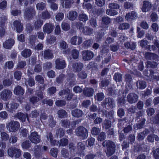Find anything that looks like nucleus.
Here are the masks:
<instances>
[{"instance_id":"1","label":"nucleus","mask_w":159,"mask_h":159,"mask_svg":"<svg viewBox=\"0 0 159 159\" xmlns=\"http://www.w3.org/2000/svg\"><path fill=\"white\" fill-rule=\"evenodd\" d=\"M104 147H106L107 149L105 150L106 155L110 156L113 155L115 151L116 145L115 143L110 140H106L102 144Z\"/></svg>"},{"instance_id":"2","label":"nucleus","mask_w":159,"mask_h":159,"mask_svg":"<svg viewBox=\"0 0 159 159\" xmlns=\"http://www.w3.org/2000/svg\"><path fill=\"white\" fill-rule=\"evenodd\" d=\"M120 7L119 4L114 2L110 3L108 4V8L106 10L107 14L110 16H114L117 15L118 12L115 9H119Z\"/></svg>"},{"instance_id":"3","label":"nucleus","mask_w":159,"mask_h":159,"mask_svg":"<svg viewBox=\"0 0 159 159\" xmlns=\"http://www.w3.org/2000/svg\"><path fill=\"white\" fill-rule=\"evenodd\" d=\"M75 134L83 139H86L88 136L87 129L83 126H80L76 129Z\"/></svg>"},{"instance_id":"4","label":"nucleus","mask_w":159,"mask_h":159,"mask_svg":"<svg viewBox=\"0 0 159 159\" xmlns=\"http://www.w3.org/2000/svg\"><path fill=\"white\" fill-rule=\"evenodd\" d=\"M19 122L16 121L11 120L6 125V128L10 132H13L17 131L20 127Z\"/></svg>"},{"instance_id":"5","label":"nucleus","mask_w":159,"mask_h":159,"mask_svg":"<svg viewBox=\"0 0 159 159\" xmlns=\"http://www.w3.org/2000/svg\"><path fill=\"white\" fill-rule=\"evenodd\" d=\"M36 11L33 7H30L26 8L24 12V18L28 20L32 19L36 14Z\"/></svg>"},{"instance_id":"6","label":"nucleus","mask_w":159,"mask_h":159,"mask_svg":"<svg viewBox=\"0 0 159 159\" xmlns=\"http://www.w3.org/2000/svg\"><path fill=\"white\" fill-rule=\"evenodd\" d=\"M7 152L9 156L12 157H15L16 158H17L21 155L20 150L14 147H11L9 148Z\"/></svg>"},{"instance_id":"7","label":"nucleus","mask_w":159,"mask_h":159,"mask_svg":"<svg viewBox=\"0 0 159 159\" xmlns=\"http://www.w3.org/2000/svg\"><path fill=\"white\" fill-rule=\"evenodd\" d=\"M12 94V92L10 90L4 89L0 93L1 98L4 101H7L11 98Z\"/></svg>"},{"instance_id":"8","label":"nucleus","mask_w":159,"mask_h":159,"mask_svg":"<svg viewBox=\"0 0 159 159\" xmlns=\"http://www.w3.org/2000/svg\"><path fill=\"white\" fill-rule=\"evenodd\" d=\"M29 139L33 143L37 144L40 142V136L36 132L31 133L28 136Z\"/></svg>"},{"instance_id":"9","label":"nucleus","mask_w":159,"mask_h":159,"mask_svg":"<svg viewBox=\"0 0 159 159\" xmlns=\"http://www.w3.org/2000/svg\"><path fill=\"white\" fill-rule=\"evenodd\" d=\"M140 116H139L136 117V119L138 120V123L134 125V128L135 129H139L143 128L145 124L146 119L143 117L140 118Z\"/></svg>"},{"instance_id":"10","label":"nucleus","mask_w":159,"mask_h":159,"mask_svg":"<svg viewBox=\"0 0 159 159\" xmlns=\"http://www.w3.org/2000/svg\"><path fill=\"white\" fill-rule=\"evenodd\" d=\"M82 58L84 61L91 59L94 56L93 52L89 50H84L82 52Z\"/></svg>"},{"instance_id":"11","label":"nucleus","mask_w":159,"mask_h":159,"mask_svg":"<svg viewBox=\"0 0 159 159\" xmlns=\"http://www.w3.org/2000/svg\"><path fill=\"white\" fill-rule=\"evenodd\" d=\"M138 96L134 93L128 94L127 97V100L130 104L134 103L138 100Z\"/></svg>"},{"instance_id":"12","label":"nucleus","mask_w":159,"mask_h":159,"mask_svg":"<svg viewBox=\"0 0 159 159\" xmlns=\"http://www.w3.org/2000/svg\"><path fill=\"white\" fill-rule=\"evenodd\" d=\"M56 68L58 69H62L66 67V63L65 61L60 58H58L55 61Z\"/></svg>"},{"instance_id":"13","label":"nucleus","mask_w":159,"mask_h":159,"mask_svg":"<svg viewBox=\"0 0 159 159\" xmlns=\"http://www.w3.org/2000/svg\"><path fill=\"white\" fill-rule=\"evenodd\" d=\"M152 7V4L148 1H144L143 3V6L141 8L143 12H146L150 10Z\"/></svg>"},{"instance_id":"14","label":"nucleus","mask_w":159,"mask_h":159,"mask_svg":"<svg viewBox=\"0 0 159 159\" xmlns=\"http://www.w3.org/2000/svg\"><path fill=\"white\" fill-rule=\"evenodd\" d=\"M54 28V26L51 23H47L43 26V31L44 33L49 34L52 33Z\"/></svg>"},{"instance_id":"15","label":"nucleus","mask_w":159,"mask_h":159,"mask_svg":"<svg viewBox=\"0 0 159 159\" xmlns=\"http://www.w3.org/2000/svg\"><path fill=\"white\" fill-rule=\"evenodd\" d=\"M144 57L145 59L150 60H159V57L157 54L150 52L145 53Z\"/></svg>"},{"instance_id":"16","label":"nucleus","mask_w":159,"mask_h":159,"mask_svg":"<svg viewBox=\"0 0 159 159\" xmlns=\"http://www.w3.org/2000/svg\"><path fill=\"white\" fill-rule=\"evenodd\" d=\"M82 42V38L80 36H76L72 37L70 39V42L74 45H79Z\"/></svg>"},{"instance_id":"17","label":"nucleus","mask_w":159,"mask_h":159,"mask_svg":"<svg viewBox=\"0 0 159 159\" xmlns=\"http://www.w3.org/2000/svg\"><path fill=\"white\" fill-rule=\"evenodd\" d=\"M72 66L74 72H78L82 70L83 65L81 62H75L72 63Z\"/></svg>"},{"instance_id":"18","label":"nucleus","mask_w":159,"mask_h":159,"mask_svg":"<svg viewBox=\"0 0 159 159\" xmlns=\"http://www.w3.org/2000/svg\"><path fill=\"white\" fill-rule=\"evenodd\" d=\"M43 55L44 58L47 60L52 59L53 57L52 51L50 49H48L45 50L43 52Z\"/></svg>"},{"instance_id":"19","label":"nucleus","mask_w":159,"mask_h":159,"mask_svg":"<svg viewBox=\"0 0 159 159\" xmlns=\"http://www.w3.org/2000/svg\"><path fill=\"white\" fill-rule=\"evenodd\" d=\"M15 116L17 118L22 122H25L26 120V119L27 118L28 121L29 122L28 115L27 114H25L23 113L19 112L16 113Z\"/></svg>"},{"instance_id":"20","label":"nucleus","mask_w":159,"mask_h":159,"mask_svg":"<svg viewBox=\"0 0 159 159\" xmlns=\"http://www.w3.org/2000/svg\"><path fill=\"white\" fill-rule=\"evenodd\" d=\"M71 112L72 116L76 118L81 117L84 114V113L81 110L78 109L72 110Z\"/></svg>"},{"instance_id":"21","label":"nucleus","mask_w":159,"mask_h":159,"mask_svg":"<svg viewBox=\"0 0 159 159\" xmlns=\"http://www.w3.org/2000/svg\"><path fill=\"white\" fill-rule=\"evenodd\" d=\"M14 44V40L13 39H9L4 42L3 45L4 48L9 49L12 47Z\"/></svg>"},{"instance_id":"22","label":"nucleus","mask_w":159,"mask_h":159,"mask_svg":"<svg viewBox=\"0 0 159 159\" xmlns=\"http://www.w3.org/2000/svg\"><path fill=\"white\" fill-rule=\"evenodd\" d=\"M137 17V14L134 11H132L126 14L125 16V19L127 21L134 20Z\"/></svg>"},{"instance_id":"23","label":"nucleus","mask_w":159,"mask_h":159,"mask_svg":"<svg viewBox=\"0 0 159 159\" xmlns=\"http://www.w3.org/2000/svg\"><path fill=\"white\" fill-rule=\"evenodd\" d=\"M104 104L110 108H112L115 106L114 101L112 98H106L104 101Z\"/></svg>"},{"instance_id":"24","label":"nucleus","mask_w":159,"mask_h":159,"mask_svg":"<svg viewBox=\"0 0 159 159\" xmlns=\"http://www.w3.org/2000/svg\"><path fill=\"white\" fill-rule=\"evenodd\" d=\"M78 13L76 11H71L69 12L67 17L70 20L74 21L76 19Z\"/></svg>"},{"instance_id":"25","label":"nucleus","mask_w":159,"mask_h":159,"mask_svg":"<svg viewBox=\"0 0 159 159\" xmlns=\"http://www.w3.org/2000/svg\"><path fill=\"white\" fill-rule=\"evenodd\" d=\"M13 24L14 26L16 28V31L17 32H20L23 30V26L19 21L15 20L13 22Z\"/></svg>"},{"instance_id":"26","label":"nucleus","mask_w":159,"mask_h":159,"mask_svg":"<svg viewBox=\"0 0 159 159\" xmlns=\"http://www.w3.org/2000/svg\"><path fill=\"white\" fill-rule=\"evenodd\" d=\"M146 139L148 142L151 143L153 142L154 139L157 141L159 140V138L158 136L153 134L148 135Z\"/></svg>"},{"instance_id":"27","label":"nucleus","mask_w":159,"mask_h":159,"mask_svg":"<svg viewBox=\"0 0 159 159\" xmlns=\"http://www.w3.org/2000/svg\"><path fill=\"white\" fill-rule=\"evenodd\" d=\"M94 93V89L91 88H86L84 89L83 93L87 97L92 96Z\"/></svg>"},{"instance_id":"28","label":"nucleus","mask_w":159,"mask_h":159,"mask_svg":"<svg viewBox=\"0 0 159 159\" xmlns=\"http://www.w3.org/2000/svg\"><path fill=\"white\" fill-rule=\"evenodd\" d=\"M14 92L16 95H22L24 93V90L21 86L18 85L15 88Z\"/></svg>"},{"instance_id":"29","label":"nucleus","mask_w":159,"mask_h":159,"mask_svg":"<svg viewBox=\"0 0 159 159\" xmlns=\"http://www.w3.org/2000/svg\"><path fill=\"white\" fill-rule=\"evenodd\" d=\"M111 126V121L108 119H105L102 124V126L105 129H107L110 128Z\"/></svg>"},{"instance_id":"30","label":"nucleus","mask_w":159,"mask_h":159,"mask_svg":"<svg viewBox=\"0 0 159 159\" xmlns=\"http://www.w3.org/2000/svg\"><path fill=\"white\" fill-rule=\"evenodd\" d=\"M43 24V21L41 19H38L34 23V26L35 29L39 30L41 28Z\"/></svg>"},{"instance_id":"31","label":"nucleus","mask_w":159,"mask_h":159,"mask_svg":"<svg viewBox=\"0 0 159 159\" xmlns=\"http://www.w3.org/2000/svg\"><path fill=\"white\" fill-rule=\"evenodd\" d=\"M19 104L16 103L12 102L10 104V108L8 110L10 112L13 113L17 108Z\"/></svg>"},{"instance_id":"32","label":"nucleus","mask_w":159,"mask_h":159,"mask_svg":"<svg viewBox=\"0 0 159 159\" xmlns=\"http://www.w3.org/2000/svg\"><path fill=\"white\" fill-rule=\"evenodd\" d=\"M31 53V51L30 49H26L21 52V54L23 57L27 58L30 56Z\"/></svg>"},{"instance_id":"33","label":"nucleus","mask_w":159,"mask_h":159,"mask_svg":"<svg viewBox=\"0 0 159 159\" xmlns=\"http://www.w3.org/2000/svg\"><path fill=\"white\" fill-rule=\"evenodd\" d=\"M83 33L85 35H90L93 33V30L92 28L85 26L83 30Z\"/></svg>"},{"instance_id":"34","label":"nucleus","mask_w":159,"mask_h":159,"mask_svg":"<svg viewBox=\"0 0 159 159\" xmlns=\"http://www.w3.org/2000/svg\"><path fill=\"white\" fill-rule=\"evenodd\" d=\"M146 84L145 81L141 80H138L136 82V86L140 89H144L146 87Z\"/></svg>"},{"instance_id":"35","label":"nucleus","mask_w":159,"mask_h":159,"mask_svg":"<svg viewBox=\"0 0 159 159\" xmlns=\"http://www.w3.org/2000/svg\"><path fill=\"white\" fill-rule=\"evenodd\" d=\"M79 20L83 22H85L88 20V16L86 14L82 13L80 14L78 16Z\"/></svg>"},{"instance_id":"36","label":"nucleus","mask_w":159,"mask_h":159,"mask_svg":"<svg viewBox=\"0 0 159 159\" xmlns=\"http://www.w3.org/2000/svg\"><path fill=\"white\" fill-rule=\"evenodd\" d=\"M125 46L127 48H129L132 50L136 48L135 43L133 42H126L125 43Z\"/></svg>"},{"instance_id":"37","label":"nucleus","mask_w":159,"mask_h":159,"mask_svg":"<svg viewBox=\"0 0 159 159\" xmlns=\"http://www.w3.org/2000/svg\"><path fill=\"white\" fill-rule=\"evenodd\" d=\"M77 148L78 152H82L85 149V146L83 143L80 142L77 144Z\"/></svg>"},{"instance_id":"38","label":"nucleus","mask_w":159,"mask_h":159,"mask_svg":"<svg viewBox=\"0 0 159 159\" xmlns=\"http://www.w3.org/2000/svg\"><path fill=\"white\" fill-rule=\"evenodd\" d=\"M57 114L58 117L60 118H65L67 114L66 111L63 109H61L58 111Z\"/></svg>"},{"instance_id":"39","label":"nucleus","mask_w":159,"mask_h":159,"mask_svg":"<svg viewBox=\"0 0 159 159\" xmlns=\"http://www.w3.org/2000/svg\"><path fill=\"white\" fill-rule=\"evenodd\" d=\"M88 24L93 28H96L97 26V20L94 18H92L88 23Z\"/></svg>"},{"instance_id":"40","label":"nucleus","mask_w":159,"mask_h":159,"mask_svg":"<svg viewBox=\"0 0 159 159\" xmlns=\"http://www.w3.org/2000/svg\"><path fill=\"white\" fill-rule=\"evenodd\" d=\"M61 156L65 158H67L68 157L69 155V153L68 150L65 148H63L61 151Z\"/></svg>"},{"instance_id":"41","label":"nucleus","mask_w":159,"mask_h":159,"mask_svg":"<svg viewBox=\"0 0 159 159\" xmlns=\"http://www.w3.org/2000/svg\"><path fill=\"white\" fill-rule=\"evenodd\" d=\"M61 126L65 128H68L70 125V121L67 120L65 119L61 121Z\"/></svg>"},{"instance_id":"42","label":"nucleus","mask_w":159,"mask_h":159,"mask_svg":"<svg viewBox=\"0 0 159 159\" xmlns=\"http://www.w3.org/2000/svg\"><path fill=\"white\" fill-rule=\"evenodd\" d=\"M102 30H100L96 35V39L97 41L99 42L102 39V37L104 35V33L102 32Z\"/></svg>"},{"instance_id":"43","label":"nucleus","mask_w":159,"mask_h":159,"mask_svg":"<svg viewBox=\"0 0 159 159\" xmlns=\"http://www.w3.org/2000/svg\"><path fill=\"white\" fill-rule=\"evenodd\" d=\"M65 130L62 128L57 129L56 130V134L57 137L59 136L60 137H63L65 134Z\"/></svg>"},{"instance_id":"44","label":"nucleus","mask_w":159,"mask_h":159,"mask_svg":"<svg viewBox=\"0 0 159 159\" xmlns=\"http://www.w3.org/2000/svg\"><path fill=\"white\" fill-rule=\"evenodd\" d=\"M146 65L148 68H154L157 66V63L155 61H147L146 63Z\"/></svg>"},{"instance_id":"45","label":"nucleus","mask_w":159,"mask_h":159,"mask_svg":"<svg viewBox=\"0 0 159 159\" xmlns=\"http://www.w3.org/2000/svg\"><path fill=\"white\" fill-rule=\"evenodd\" d=\"M46 4L43 2L38 3L36 5V7L37 10L42 11L45 8Z\"/></svg>"},{"instance_id":"46","label":"nucleus","mask_w":159,"mask_h":159,"mask_svg":"<svg viewBox=\"0 0 159 159\" xmlns=\"http://www.w3.org/2000/svg\"><path fill=\"white\" fill-rule=\"evenodd\" d=\"M68 143V139L66 138H62L59 142V146H65L67 145Z\"/></svg>"},{"instance_id":"47","label":"nucleus","mask_w":159,"mask_h":159,"mask_svg":"<svg viewBox=\"0 0 159 159\" xmlns=\"http://www.w3.org/2000/svg\"><path fill=\"white\" fill-rule=\"evenodd\" d=\"M31 144V142L29 141L26 140L22 143L21 146L23 149H28L30 147Z\"/></svg>"},{"instance_id":"48","label":"nucleus","mask_w":159,"mask_h":159,"mask_svg":"<svg viewBox=\"0 0 159 159\" xmlns=\"http://www.w3.org/2000/svg\"><path fill=\"white\" fill-rule=\"evenodd\" d=\"M64 2V6L63 5V7L65 8H70L74 2L73 0H68Z\"/></svg>"},{"instance_id":"49","label":"nucleus","mask_w":159,"mask_h":159,"mask_svg":"<svg viewBox=\"0 0 159 159\" xmlns=\"http://www.w3.org/2000/svg\"><path fill=\"white\" fill-rule=\"evenodd\" d=\"M79 55V51L76 49H74L71 51V56L74 59L78 58Z\"/></svg>"},{"instance_id":"50","label":"nucleus","mask_w":159,"mask_h":159,"mask_svg":"<svg viewBox=\"0 0 159 159\" xmlns=\"http://www.w3.org/2000/svg\"><path fill=\"white\" fill-rule=\"evenodd\" d=\"M105 116L108 117L110 120H113V122L115 121V119L114 118V111H110L106 112Z\"/></svg>"},{"instance_id":"51","label":"nucleus","mask_w":159,"mask_h":159,"mask_svg":"<svg viewBox=\"0 0 159 159\" xmlns=\"http://www.w3.org/2000/svg\"><path fill=\"white\" fill-rule=\"evenodd\" d=\"M93 41L92 39H89L84 41L82 44V46L84 48L86 47H88L91 46V45L93 43Z\"/></svg>"},{"instance_id":"52","label":"nucleus","mask_w":159,"mask_h":159,"mask_svg":"<svg viewBox=\"0 0 159 159\" xmlns=\"http://www.w3.org/2000/svg\"><path fill=\"white\" fill-rule=\"evenodd\" d=\"M22 73L21 71L17 70L14 73V77L17 80H20L21 78Z\"/></svg>"},{"instance_id":"53","label":"nucleus","mask_w":159,"mask_h":159,"mask_svg":"<svg viewBox=\"0 0 159 159\" xmlns=\"http://www.w3.org/2000/svg\"><path fill=\"white\" fill-rule=\"evenodd\" d=\"M56 40V38L54 36L48 37L46 39V42L49 44L54 43Z\"/></svg>"},{"instance_id":"54","label":"nucleus","mask_w":159,"mask_h":159,"mask_svg":"<svg viewBox=\"0 0 159 159\" xmlns=\"http://www.w3.org/2000/svg\"><path fill=\"white\" fill-rule=\"evenodd\" d=\"M51 15L47 10L43 11L42 14V18L43 19H47L50 18Z\"/></svg>"},{"instance_id":"55","label":"nucleus","mask_w":159,"mask_h":159,"mask_svg":"<svg viewBox=\"0 0 159 159\" xmlns=\"http://www.w3.org/2000/svg\"><path fill=\"white\" fill-rule=\"evenodd\" d=\"M90 110L91 111L95 112L97 111H101L99 105L97 106L95 105H92L90 107Z\"/></svg>"},{"instance_id":"56","label":"nucleus","mask_w":159,"mask_h":159,"mask_svg":"<svg viewBox=\"0 0 159 159\" xmlns=\"http://www.w3.org/2000/svg\"><path fill=\"white\" fill-rule=\"evenodd\" d=\"M102 21L103 24L107 25L111 22V19L108 16H103L102 18Z\"/></svg>"},{"instance_id":"57","label":"nucleus","mask_w":159,"mask_h":159,"mask_svg":"<svg viewBox=\"0 0 159 159\" xmlns=\"http://www.w3.org/2000/svg\"><path fill=\"white\" fill-rule=\"evenodd\" d=\"M55 104L58 107H61L66 104V102L62 100H59L56 101Z\"/></svg>"},{"instance_id":"58","label":"nucleus","mask_w":159,"mask_h":159,"mask_svg":"<svg viewBox=\"0 0 159 159\" xmlns=\"http://www.w3.org/2000/svg\"><path fill=\"white\" fill-rule=\"evenodd\" d=\"M105 96L102 93H99L96 94L95 96V98L97 101H102L104 98Z\"/></svg>"},{"instance_id":"59","label":"nucleus","mask_w":159,"mask_h":159,"mask_svg":"<svg viewBox=\"0 0 159 159\" xmlns=\"http://www.w3.org/2000/svg\"><path fill=\"white\" fill-rule=\"evenodd\" d=\"M66 78V77L65 75L63 74H61L57 78L56 82L58 83H61L63 82Z\"/></svg>"},{"instance_id":"60","label":"nucleus","mask_w":159,"mask_h":159,"mask_svg":"<svg viewBox=\"0 0 159 159\" xmlns=\"http://www.w3.org/2000/svg\"><path fill=\"white\" fill-rule=\"evenodd\" d=\"M18 139V137L16 135H11L9 139V142L10 143H15L17 141Z\"/></svg>"},{"instance_id":"61","label":"nucleus","mask_w":159,"mask_h":159,"mask_svg":"<svg viewBox=\"0 0 159 159\" xmlns=\"http://www.w3.org/2000/svg\"><path fill=\"white\" fill-rule=\"evenodd\" d=\"M153 156L155 159H159V148L152 151Z\"/></svg>"},{"instance_id":"62","label":"nucleus","mask_w":159,"mask_h":159,"mask_svg":"<svg viewBox=\"0 0 159 159\" xmlns=\"http://www.w3.org/2000/svg\"><path fill=\"white\" fill-rule=\"evenodd\" d=\"M51 155L54 157H57L58 153V150L56 148H52L50 151Z\"/></svg>"},{"instance_id":"63","label":"nucleus","mask_w":159,"mask_h":159,"mask_svg":"<svg viewBox=\"0 0 159 159\" xmlns=\"http://www.w3.org/2000/svg\"><path fill=\"white\" fill-rule=\"evenodd\" d=\"M109 84V81L108 80L104 79L102 80L100 84L102 88L107 86Z\"/></svg>"},{"instance_id":"64","label":"nucleus","mask_w":159,"mask_h":159,"mask_svg":"<svg viewBox=\"0 0 159 159\" xmlns=\"http://www.w3.org/2000/svg\"><path fill=\"white\" fill-rule=\"evenodd\" d=\"M122 75L119 73L115 74L114 79L116 82H120L122 81Z\"/></svg>"}]
</instances>
